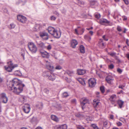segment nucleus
<instances>
[{
    "label": "nucleus",
    "mask_w": 129,
    "mask_h": 129,
    "mask_svg": "<svg viewBox=\"0 0 129 129\" xmlns=\"http://www.w3.org/2000/svg\"><path fill=\"white\" fill-rule=\"evenodd\" d=\"M10 90L14 89V93L18 94L21 93L23 89V87L24 86V85H22L20 83L19 80L17 79L14 78L11 82H10L9 84Z\"/></svg>",
    "instance_id": "obj_1"
},
{
    "label": "nucleus",
    "mask_w": 129,
    "mask_h": 129,
    "mask_svg": "<svg viewBox=\"0 0 129 129\" xmlns=\"http://www.w3.org/2000/svg\"><path fill=\"white\" fill-rule=\"evenodd\" d=\"M8 66H5V70L9 72L12 71V70L15 67H17L18 65L17 64H13V63L11 61L8 62Z\"/></svg>",
    "instance_id": "obj_2"
},
{
    "label": "nucleus",
    "mask_w": 129,
    "mask_h": 129,
    "mask_svg": "<svg viewBox=\"0 0 129 129\" xmlns=\"http://www.w3.org/2000/svg\"><path fill=\"white\" fill-rule=\"evenodd\" d=\"M28 47L29 50L32 53H35L37 51V47L33 43H29L28 44Z\"/></svg>",
    "instance_id": "obj_3"
},
{
    "label": "nucleus",
    "mask_w": 129,
    "mask_h": 129,
    "mask_svg": "<svg viewBox=\"0 0 129 129\" xmlns=\"http://www.w3.org/2000/svg\"><path fill=\"white\" fill-rule=\"evenodd\" d=\"M80 104L82 109H83L85 107V105L86 104L88 103L89 102V100L86 98H82L80 100Z\"/></svg>",
    "instance_id": "obj_4"
},
{
    "label": "nucleus",
    "mask_w": 129,
    "mask_h": 129,
    "mask_svg": "<svg viewBox=\"0 0 129 129\" xmlns=\"http://www.w3.org/2000/svg\"><path fill=\"white\" fill-rule=\"evenodd\" d=\"M0 100L3 103H6L8 101V98L6 96V94L5 93L1 94Z\"/></svg>",
    "instance_id": "obj_5"
},
{
    "label": "nucleus",
    "mask_w": 129,
    "mask_h": 129,
    "mask_svg": "<svg viewBox=\"0 0 129 129\" xmlns=\"http://www.w3.org/2000/svg\"><path fill=\"white\" fill-rule=\"evenodd\" d=\"M23 111L25 113H28L30 111V108L29 105L28 104L25 105L22 107Z\"/></svg>",
    "instance_id": "obj_6"
},
{
    "label": "nucleus",
    "mask_w": 129,
    "mask_h": 129,
    "mask_svg": "<svg viewBox=\"0 0 129 129\" xmlns=\"http://www.w3.org/2000/svg\"><path fill=\"white\" fill-rule=\"evenodd\" d=\"M40 36L44 40H46L48 39V34L45 31L40 32Z\"/></svg>",
    "instance_id": "obj_7"
},
{
    "label": "nucleus",
    "mask_w": 129,
    "mask_h": 129,
    "mask_svg": "<svg viewBox=\"0 0 129 129\" xmlns=\"http://www.w3.org/2000/svg\"><path fill=\"white\" fill-rule=\"evenodd\" d=\"M17 19L19 21L23 23H25L26 20V18L22 15H18Z\"/></svg>",
    "instance_id": "obj_8"
},
{
    "label": "nucleus",
    "mask_w": 129,
    "mask_h": 129,
    "mask_svg": "<svg viewBox=\"0 0 129 129\" xmlns=\"http://www.w3.org/2000/svg\"><path fill=\"white\" fill-rule=\"evenodd\" d=\"M89 86L91 87H93L95 84V80L94 79L91 78L88 80Z\"/></svg>",
    "instance_id": "obj_9"
},
{
    "label": "nucleus",
    "mask_w": 129,
    "mask_h": 129,
    "mask_svg": "<svg viewBox=\"0 0 129 129\" xmlns=\"http://www.w3.org/2000/svg\"><path fill=\"white\" fill-rule=\"evenodd\" d=\"M53 33V34H52V35L54 37L57 38H59L60 37L61 33L60 31H58L55 30Z\"/></svg>",
    "instance_id": "obj_10"
},
{
    "label": "nucleus",
    "mask_w": 129,
    "mask_h": 129,
    "mask_svg": "<svg viewBox=\"0 0 129 129\" xmlns=\"http://www.w3.org/2000/svg\"><path fill=\"white\" fill-rule=\"evenodd\" d=\"M40 52L42 56L44 57L49 58V54L47 52L45 51H40Z\"/></svg>",
    "instance_id": "obj_11"
},
{
    "label": "nucleus",
    "mask_w": 129,
    "mask_h": 129,
    "mask_svg": "<svg viewBox=\"0 0 129 129\" xmlns=\"http://www.w3.org/2000/svg\"><path fill=\"white\" fill-rule=\"evenodd\" d=\"M106 80L108 83L111 84V81L113 80V78L112 76H108L106 77Z\"/></svg>",
    "instance_id": "obj_12"
},
{
    "label": "nucleus",
    "mask_w": 129,
    "mask_h": 129,
    "mask_svg": "<svg viewBox=\"0 0 129 129\" xmlns=\"http://www.w3.org/2000/svg\"><path fill=\"white\" fill-rule=\"evenodd\" d=\"M98 45L101 48H103L105 47V45L103 42V40L102 39H100Z\"/></svg>",
    "instance_id": "obj_13"
},
{
    "label": "nucleus",
    "mask_w": 129,
    "mask_h": 129,
    "mask_svg": "<svg viewBox=\"0 0 129 129\" xmlns=\"http://www.w3.org/2000/svg\"><path fill=\"white\" fill-rule=\"evenodd\" d=\"M48 78L49 80L53 81L55 79L56 77L53 73H51Z\"/></svg>",
    "instance_id": "obj_14"
},
{
    "label": "nucleus",
    "mask_w": 129,
    "mask_h": 129,
    "mask_svg": "<svg viewBox=\"0 0 129 129\" xmlns=\"http://www.w3.org/2000/svg\"><path fill=\"white\" fill-rule=\"evenodd\" d=\"M71 47L73 48H75L78 44V42L76 40L73 39L71 41Z\"/></svg>",
    "instance_id": "obj_15"
},
{
    "label": "nucleus",
    "mask_w": 129,
    "mask_h": 129,
    "mask_svg": "<svg viewBox=\"0 0 129 129\" xmlns=\"http://www.w3.org/2000/svg\"><path fill=\"white\" fill-rule=\"evenodd\" d=\"M100 22L101 24L104 25L105 23L109 24L110 23V22L108 21L107 19H101L100 20Z\"/></svg>",
    "instance_id": "obj_16"
},
{
    "label": "nucleus",
    "mask_w": 129,
    "mask_h": 129,
    "mask_svg": "<svg viewBox=\"0 0 129 129\" xmlns=\"http://www.w3.org/2000/svg\"><path fill=\"white\" fill-rule=\"evenodd\" d=\"M36 42L37 45L39 47L43 48H45L44 44L42 42H38L37 41Z\"/></svg>",
    "instance_id": "obj_17"
},
{
    "label": "nucleus",
    "mask_w": 129,
    "mask_h": 129,
    "mask_svg": "<svg viewBox=\"0 0 129 129\" xmlns=\"http://www.w3.org/2000/svg\"><path fill=\"white\" fill-rule=\"evenodd\" d=\"M86 79V78H85L84 79L80 78L78 80L79 82L82 84L84 85L85 84V82Z\"/></svg>",
    "instance_id": "obj_18"
},
{
    "label": "nucleus",
    "mask_w": 129,
    "mask_h": 129,
    "mask_svg": "<svg viewBox=\"0 0 129 129\" xmlns=\"http://www.w3.org/2000/svg\"><path fill=\"white\" fill-rule=\"evenodd\" d=\"M51 72L49 71H45L43 72L42 75L46 77H48L51 74Z\"/></svg>",
    "instance_id": "obj_19"
},
{
    "label": "nucleus",
    "mask_w": 129,
    "mask_h": 129,
    "mask_svg": "<svg viewBox=\"0 0 129 129\" xmlns=\"http://www.w3.org/2000/svg\"><path fill=\"white\" fill-rule=\"evenodd\" d=\"M48 29L49 33L51 35L53 34V33L55 30V29L54 28L51 26L48 27Z\"/></svg>",
    "instance_id": "obj_20"
},
{
    "label": "nucleus",
    "mask_w": 129,
    "mask_h": 129,
    "mask_svg": "<svg viewBox=\"0 0 129 129\" xmlns=\"http://www.w3.org/2000/svg\"><path fill=\"white\" fill-rule=\"evenodd\" d=\"M77 73L79 75H83L85 73V71L83 69H78L77 71Z\"/></svg>",
    "instance_id": "obj_21"
},
{
    "label": "nucleus",
    "mask_w": 129,
    "mask_h": 129,
    "mask_svg": "<svg viewBox=\"0 0 129 129\" xmlns=\"http://www.w3.org/2000/svg\"><path fill=\"white\" fill-rule=\"evenodd\" d=\"M43 104L41 103H38L36 104V107L40 109H41L43 107Z\"/></svg>",
    "instance_id": "obj_22"
},
{
    "label": "nucleus",
    "mask_w": 129,
    "mask_h": 129,
    "mask_svg": "<svg viewBox=\"0 0 129 129\" xmlns=\"http://www.w3.org/2000/svg\"><path fill=\"white\" fill-rule=\"evenodd\" d=\"M51 118L52 119L56 122H57L58 121V118L55 115H52L51 116Z\"/></svg>",
    "instance_id": "obj_23"
},
{
    "label": "nucleus",
    "mask_w": 129,
    "mask_h": 129,
    "mask_svg": "<svg viewBox=\"0 0 129 129\" xmlns=\"http://www.w3.org/2000/svg\"><path fill=\"white\" fill-rule=\"evenodd\" d=\"M46 66L47 68L51 71H53L54 69V67L53 66L50 65L46 64Z\"/></svg>",
    "instance_id": "obj_24"
},
{
    "label": "nucleus",
    "mask_w": 129,
    "mask_h": 129,
    "mask_svg": "<svg viewBox=\"0 0 129 129\" xmlns=\"http://www.w3.org/2000/svg\"><path fill=\"white\" fill-rule=\"evenodd\" d=\"M75 115L76 117L78 118H81L83 117V115L80 113H76L75 114Z\"/></svg>",
    "instance_id": "obj_25"
},
{
    "label": "nucleus",
    "mask_w": 129,
    "mask_h": 129,
    "mask_svg": "<svg viewBox=\"0 0 129 129\" xmlns=\"http://www.w3.org/2000/svg\"><path fill=\"white\" fill-rule=\"evenodd\" d=\"M116 95L115 94L112 95L111 96L110 98V100L112 101V102L113 103L114 102V100L116 98Z\"/></svg>",
    "instance_id": "obj_26"
},
{
    "label": "nucleus",
    "mask_w": 129,
    "mask_h": 129,
    "mask_svg": "<svg viewBox=\"0 0 129 129\" xmlns=\"http://www.w3.org/2000/svg\"><path fill=\"white\" fill-rule=\"evenodd\" d=\"M80 51L81 53H84L85 52V49L84 46L83 45H81L80 47Z\"/></svg>",
    "instance_id": "obj_27"
},
{
    "label": "nucleus",
    "mask_w": 129,
    "mask_h": 129,
    "mask_svg": "<svg viewBox=\"0 0 129 129\" xmlns=\"http://www.w3.org/2000/svg\"><path fill=\"white\" fill-rule=\"evenodd\" d=\"M117 103L120 108H121L123 104V102L121 100H119L118 101Z\"/></svg>",
    "instance_id": "obj_28"
},
{
    "label": "nucleus",
    "mask_w": 129,
    "mask_h": 129,
    "mask_svg": "<svg viewBox=\"0 0 129 129\" xmlns=\"http://www.w3.org/2000/svg\"><path fill=\"white\" fill-rule=\"evenodd\" d=\"M14 74L16 76H20L21 74L20 72L18 70L15 71Z\"/></svg>",
    "instance_id": "obj_29"
},
{
    "label": "nucleus",
    "mask_w": 129,
    "mask_h": 129,
    "mask_svg": "<svg viewBox=\"0 0 129 129\" xmlns=\"http://www.w3.org/2000/svg\"><path fill=\"white\" fill-rule=\"evenodd\" d=\"M66 73L70 76H72L74 74V73L73 72L70 71H67L66 72Z\"/></svg>",
    "instance_id": "obj_30"
},
{
    "label": "nucleus",
    "mask_w": 129,
    "mask_h": 129,
    "mask_svg": "<svg viewBox=\"0 0 129 129\" xmlns=\"http://www.w3.org/2000/svg\"><path fill=\"white\" fill-rule=\"evenodd\" d=\"M84 38L86 40L89 41L91 40V38L89 35H86L84 36Z\"/></svg>",
    "instance_id": "obj_31"
},
{
    "label": "nucleus",
    "mask_w": 129,
    "mask_h": 129,
    "mask_svg": "<svg viewBox=\"0 0 129 129\" xmlns=\"http://www.w3.org/2000/svg\"><path fill=\"white\" fill-rule=\"evenodd\" d=\"M25 100V96L23 95L21 96L19 99V101L22 102H23Z\"/></svg>",
    "instance_id": "obj_32"
},
{
    "label": "nucleus",
    "mask_w": 129,
    "mask_h": 129,
    "mask_svg": "<svg viewBox=\"0 0 129 129\" xmlns=\"http://www.w3.org/2000/svg\"><path fill=\"white\" fill-rule=\"evenodd\" d=\"M61 129H67V126L66 124L61 125Z\"/></svg>",
    "instance_id": "obj_33"
},
{
    "label": "nucleus",
    "mask_w": 129,
    "mask_h": 129,
    "mask_svg": "<svg viewBox=\"0 0 129 129\" xmlns=\"http://www.w3.org/2000/svg\"><path fill=\"white\" fill-rule=\"evenodd\" d=\"M86 119L87 121H92L93 119L89 116H87L86 117Z\"/></svg>",
    "instance_id": "obj_34"
},
{
    "label": "nucleus",
    "mask_w": 129,
    "mask_h": 129,
    "mask_svg": "<svg viewBox=\"0 0 129 129\" xmlns=\"http://www.w3.org/2000/svg\"><path fill=\"white\" fill-rule=\"evenodd\" d=\"M69 95L68 93L66 92H64L62 94V97H66L68 96Z\"/></svg>",
    "instance_id": "obj_35"
},
{
    "label": "nucleus",
    "mask_w": 129,
    "mask_h": 129,
    "mask_svg": "<svg viewBox=\"0 0 129 129\" xmlns=\"http://www.w3.org/2000/svg\"><path fill=\"white\" fill-rule=\"evenodd\" d=\"M106 41H108V36L106 35H104L102 37Z\"/></svg>",
    "instance_id": "obj_36"
},
{
    "label": "nucleus",
    "mask_w": 129,
    "mask_h": 129,
    "mask_svg": "<svg viewBox=\"0 0 129 129\" xmlns=\"http://www.w3.org/2000/svg\"><path fill=\"white\" fill-rule=\"evenodd\" d=\"M55 129H61V125H57L54 127Z\"/></svg>",
    "instance_id": "obj_37"
},
{
    "label": "nucleus",
    "mask_w": 129,
    "mask_h": 129,
    "mask_svg": "<svg viewBox=\"0 0 129 129\" xmlns=\"http://www.w3.org/2000/svg\"><path fill=\"white\" fill-rule=\"evenodd\" d=\"M100 90L103 93L105 92V89L104 86H101L100 87Z\"/></svg>",
    "instance_id": "obj_38"
},
{
    "label": "nucleus",
    "mask_w": 129,
    "mask_h": 129,
    "mask_svg": "<svg viewBox=\"0 0 129 129\" xmlns=\"http://www.w3.org/2000/svg\"><path fill=\"white\" fill-rule=\"evenodd\" d=\"M71 102L72 104H76V99H74L72 100L71 101Z\"/></svg>",
    "instance_id": "obj_39"
},
{
    "label": "nucleus",
    "mask_w": 129,
    "mask_h": 129,
    "mask_svg": "<svg viewBox=\"0 0 129 129\" xmlns=\"http://www.w3.org/2000/svg\"><path fill=\"white\" fill-rule=\"evenodd\" d=\"M77 3L78 5H80L82 4H83V3L82 2L79 0H78L77 1Z\"/></svg>",
    "instance_id": "obj_40"
},
{
    "label": "nucleus",
    "mask_w": 129,
    "mask_h": 129,
    "mask_svg": "<svg viewBox=\"0 0 129 129\" xmlns=\"http://www.w3.org/2000/svg\"><path fill=\"white\" fill-rule=\"evenodd\" d=\"M100 103L99 102H95L93 104V106L94 107H96Z\"/></svg>",
    "instance_id": "obj_41"
},
{
    "label": "nucleus",
    "mask_w": 129,
    "mask_h": 129,
    "mask_svg": "<svg viewBox=\"0 0 129 129\" xmlns=\"http://www.w3.org/2000/svg\"><path fill=\"white\" fill-rule=\"evenodd\" d=\"M108 54L112 56H115V55L116 54V53L112 52H111L110 53H108Z\"/></svg>",
    "instance_id": "obj_42"
},
{
    "label": "nucleus",
    "mask_w": 129,
    "mask_h": 129,
    "mask_svg": "<svg viewBox=\"0 0 129 129\" xmlns=\"http://www.w3.org/2000/svg\"><path fill=\"white\" fill-rule=\"evenodd\" d=\"M114 67V65L112 64L109 66V69H112Z\"/></svg>",
    "instance_id": "obj_43"
},
{
    "label": "nucleus",
    "mask_w": 129,
    "mask_h": 129,
    "mask_svg": "<svg viewBox=\"0 0 129 129\" xmlns=\"http://www.w3.org/2000/svg\"><path fill=\"white\" fill-rule=\"evenodd\" d=\"M44 92H45L47 94H48L49 93V90L46 88H45L44 89Z\"/></svg>",
    "instance_id": "obj_44"
},
{
    "label": "nucleus",
    "mask_w": 129,
    "mask_h": 129,
    "mask_svg": "<svg viewBox=\"0 0 129 129\" xmlns=\"http://www.w3.org/2000/svg\"><path fill=\"white\" fill-rule=\"evenodd\" d=\"M61 66H57L56 68L55 69L56 70H59L61 69Z\"/></svg>",
    "instance_id": "obj_45"
},
{
    "label": "nucleus",
    "mask_w": 129,
    "mask_h": 129,
    "mask_svg": "<svg viewBox=\"0 0 129 129\" xmlns=\"http://www.w3.org/2000/svg\"><path fill=\"white\" fill-rule=\"evenodd\" d=\"M95 17L97 18H99L101 17V15L100 14H96L95 15Z\"/></svg>",
    "instance_id": "obj_46"
},
{
    "label": "nucleus",
    "mask_w": 129,
    "mask_h": 129,
    "mask_svg": "<svg viewBox=\"0 0 129 129\" xmlns=\"http://www.w3.org/2000/svg\"><path fill=\"white\" fill-rule=\"evenodd\" d=\"M40 27V26L39 25H37L35 27V28L36 29V30H39V27Z\"/></svg>",
    "instance_id": "obj_47"
},
{
    "label": "nucleus",
    "mask_w": 129,
    "mask_h": 129,
    "mask_svg": "<svg viewBox=\"0 0 129 129\" xmlns=\"http://www.w3.org/2000/svg\"><path fill=\"white\" fill-rule=\"evenodd\" d=\"M77 127L78 128L80 129H85V128L84 127L81 125L78 126Z\"/></svg>",
    "instance_id": "obj_48"
},
{
    "label": "nucleus",
    "mask_w": 129,
    "mask_h": 129,
    "mask_svg": "<svg viewBox=\"0 0 129 129\" xmlns=\"http://www.w3.org/2000/svg\"><path fill=\"white\" fill-rule=\"evenodd\" d=\"M107 121H105L104 122V125L105 127H108V126H107Z\"/></svg>",
    "instance_id": "obj_49"
},
{
    "label": "nucleus",
    "mask_w": 129,
    "mask_h": 129,
    "mask_svg": "<svg viewBox=\"0 0 129 129\" xmlns=\"http://www.w3.org/2000/svg\"><path fill=\"white\" fill-rule=\"evenodd\" d=\"M91 126L94 129L97 126L96 124H91Z\"/></svg>",
    "instance_id": "obj_50"
},
{
    "label": "nucleus",
    "mask_w": 129,
    "mask_h": 129,
    "mask_svg": "<svg viewBox=\"0 0 129 129\" xmlns=\"http://www.w3.org/2000/svg\"><path fill=\"white\" fill-rule=\"evenodd\" d=\"M10 26H11V28H13L15 27V25L13 23H12L10 24Z\"/></svg>",
    "instance_id": "obj_51"
},
{
    "label": "nucleus",
    "mask_w": 129,
    "mask_h": 129,
    "mask_svg": "<svg viewBox=\"0 0 129 129\" xmlns=\"http://www.w3.org/2000/svg\"><path fill=\"white\" fill-rule=\"evenodd\" d=\"M84 28H82L81 30H80V34L82 35L83 34V33L84 32Z\"/></svg>",
    "instance_id": "obj_52"
},
{
    "label": "nucleus",
    "mask_w": 129,
    "mask_h": 129,
    "mask_svg": "<svg viewBox=\"0 0 129 129\" xmlns=\"http://www.w3.org/2000/svg\"><path fill=\"white\" fill-rule=\"evenodd\" d=\"M117 124L118 126H120L122 125V124L120 122H118L116 123Z\"/></svg>",
    "instance_id": "obj_53"
},
{
    "label": "nucleus",
    "mask_w": 129,
    "mask_h": 129,
    "mask_svg": "<svg viewBox=\"0 0 129 129\" xmlns=\"http://www.w3.org/2000/svg\"><path fill=\"white\" fill-rule=\"evenodd\" d=\"M117 71L118 73H121L122 72V70L119 68H118L117 69Z\"/></svg>",
    "instance_id": "obj_54"
},
{
    "label": "nucleus",
    "mask_w": 129,
    "mask_h": 129,
    "mask_svg": "<svg viewBox=\"0 0 129 129\" xmlns=\"http://www.w3.org/2000/svg\"><path fill=\"white\" fill-rule=\"evenodd\" d=\"M125 86V85H120L119 86H118V87L119 88H120L122 89H123V88Z\"/></svg>",
    "instance_id": "obj_55"
},
{
    "label": "nucleus",
    "mask_w": 129,
    "mask_h": 129,
    "mask_svg": "<svg viewBox=\"0 0 129 129\" xmlns=\"http://www.w3.org/2000/svg\"><path fill=\"white\" fill-rule=\"evenodd\" d=\"M56 19V18L53 16H52L51 17V20H55Z\"/></svg>",
    "instance_id": "obj_56"
},
{
    "label": "nucleus",
    "mask_w": 129,
    "mask_h": 129,
    "mask_svg": "<svg viewBox=\"0 0 129 129\" xmlns=\"http://www.w3.org/2000/svg\"><path fill=\"white\" fill-rule=\"evenodd\" d=\"M51 46L50 45H49L47 47V48L48 50H49L51 49Z\"/></svg>",
    "instance_id": "obj_57"
},
{
    "label": "nucleus",
    "mask_w": 129,
    "mask_h": 129,
    "mask_svg": "<svg viewBox=\"0 0 129 129\" xmlns=\"http://www.w3.org/2000/svg\"><path fill=\"white\" fill-rule=\"evenodd\" d=\"M22 1L20 0H19L18 1L16 2V4L17 5H18L20 3L22 2Z\"/></svg>",
    "instance_id": "obj_58"
},
{
    "label": "nucleus",
    "mask_w": 129,
    "mask_h": 129,
    "mask_svg": "<svg viewBox=\"0 0 129 129\" xmlns=\"http://www.w3.org/2000/svg\"><path fill=\"white\" fill-rule=\"evenodd\" d=\"M122 18H123V20H127V18L125 16H122Z\"/></svg>",
    "instance_id": "obj_59"
},
{
    "label": "nucleus",
    "mask_w": 129,
    "mask_h": 129,
    "mask_svg": "<svg viewBox=\"0 0 129 129\" xmlns=\"http://www.w3.org/2000/svg\"><path fill=\"white\" fill-rule=\"evenodd\" d=\"M75 34L78 35H79L80 34V33L79 34L78 32V30H77V29H75Z\"/></svg>",
    "instance_id": "obj_60"
},
{
    "label": "nucleus",
    "mask_w": 129,
    "mask_h": 129,
    "mask_svg": "<svg viewBox=\"0 0 129 129\" xmlns=\"http://www.w3.org/2000/svg\"><path fill=\"white\" fill-rule=\"evenodd\" d=\"M117 30L119 31H121V29L120 27L119 26H118L117 27Z\"/></svg>",
    "instance_id": "obj_61"
},
{
    "label": "nucleus",
    "mask_w": 129,
    "mask_h": 129,
    "mask_svg": "<svg viewBox=\"0 0 129 129\" xmlns=\"http://www.w3.org/2000/svg\"><path fill=\"white\" fill-rule=\"evenodd\" d=\"M123 1L126 5H127L128 4V2L127 0H123Z\"/></svg>",
    "instance_id": "obj_62"
},
{
    "label": "nucleus",
    "mask_w": 129,
    "mask_h": 129,
    "mask_svg": "<svg viewBox=\"0 0 129 129\" xmlns=\"http://www.w3.org/2000/svg\"><path fill=\"white\" fill-rule=\"evenodd\" d=\"M54 13L55 14V15H57V16H58L59 15V13L57 12H54Z\"/></svg>",
    "instance_id": "obj_63"
},
{
    "label": "nucleus",
    "mask_w": 129,
    "mask_h": 129,
    "mask_svg": "<svg viewBox=\"0 0 129 129\" xmlns=\"http://www.w3.org/2000/svg\"><path fill=\"white\" fill-rule=\"evenodd\" d=\"M35 129H43V128L41 127H37Z\"/></svg>",
    "instance_id": "obj_64"
}]
</instances>
